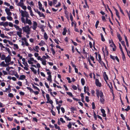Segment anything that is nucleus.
<instances>
[{
  "label": "nucleus",
  "mask_w": 130,
  "mask_h": 130,
  "mask_svg": "<svg viewBox=\"0 0 130 130\" xmlns=\"http://www.w3.org/2000/svg\"><path fill=\"white\" fill-rule=\"evenodd\" d=\"M0 36L2 38H4V37H6L7 36H5V35L4 34H0Z\"/></svg>",
  "instance_id": "obj_55"
},
{
  "label": "nucleus",
  "mask_w": 130,
  "mask_h": 130,
  "mask_svg": "<svg viewBox=\"0 0 130 130\" xmlns=\"http://www.w3.org/2000/svg\"><path fill=\"white\" fill-rule=\"evenodd\" d=\"M24 4V3H21V2H19L18 4H17V5L18 6H19L20 7H22V6H23Z\"/></svg>",
  "instance_id": "obj_33"
},
{
  "label": "nucleus",
  "mask_w": 130,
  "mask_h": 130,
  "mask_svg": "<svg viewBox=\"0 0 130 130\" xmlns=\"http://www.w3.org/2000/svg\"><path fill=\"white\" fill-rule=\"evenodd\" d=\"M72 87L74 90H76L77 89V87L76 86L74 85H73L72 86Z\"/></svg>",
  "instance_id": "obj_53"
},
{
  "label": "nucleus",
  "mask_w": 130,
  "mask_h": 130,
  "mask_svg": "<svg viewBox=\"0 0 130 130\" xmlns=\"http://www.w3.org/2000/svg\"><path fill=\"white\" fill-rule=\"evenodd\" d=\"M8 22H4V26L5 27L8 26Z\"/></svg>",
  "instance_id": "obj_45"
},
{
  "label": "nucleus",
  "mask_w": 130,
  "mask_h": 130,
  "mask_svg": "<svg viewBox=\"0 0 130 130\" xmlns=\"http://www.w3.org/2000/svg\"><path fill=\"white\" fill-rule=\"evenodd\" d=\"M51 51H52V54L53 55H54L56 53V52L55 51L54 49L53 48V47H52L51 48Z\"/></svg>",
  "instance_id": "obj_35"
},
{
  "label": "nucleus",
  "mask_w": 130,
  "mask_h": 130,
  "mask_svg": "<svg viewBox=\"0 0 130 130\" xmlns=\"http://www.w3.org/2000/svg\"><path fill=\"white\" fill-rule=\"evenodd\" d=\"M119 8L120 10V12L122 14H123L124 16L125 15L124 14L123 12V11L121 9V8L119 6Z\"/></svg>",
  "instance_id": "obj_40"
},
{
  "label": "nucleus",
  "mask_w": 130,
  "mask_h": 130,
  "mask_svg": "<svg viewBox=\"0 0 130 130\" xmlns=\"http://www.w3.org/2000/svg\"><path fill=\"white\" fill-rule=\"evenodd\" d=\"M38 3L39 6V9L40 10H41L42 8V5L40 1H39Z\"/></svg>",
  "instance_id": "obj_17"
},
{
  "label": "nucleus",
  "mask_w": 130,
  "mask_h": 130,
  "mask_svg": "<svg viewBox=\"0 0 130 130\" xmlns=\"http://www.w3.org/2000/svg\"><path fill=\"white\" fill-rule=\"evenodd\" d=\"M7 18L8 20L10 21H11L12 20V18L11 16L7 17Z\"/></svg>",
  "instance_id": "obj_59"
},
{
  "label": "nucleus",
  "mask_w": 130,
  "mask_h": 130,
  "mask_svg": "<svg viewBox=\"0 0 130 130\" xmlns=\"http://www.w3.org/2000/svg\"><path fill=\"white\" fill-rule=\"evenodd\" d=\"M6 57L5 56V55L2 54V55L1 59V60H5Z\"/></svg>",
  "instance_id": "obj_29"
},
{
  "label": "nucleus",
  "mask_w": 130,
  "mask_h": 130,
  "mask_svg": "<svg viewBox=\"0 0 130 130\" xmlns=\"http://www.w3.org/2000/svg\"><path fill=\"white\" fill-rule=\"evenodd\" d=\"M27 89L29 90L31 92H34V91H33V90L30 87H27Z\"/></svg>",
  "instance_id": "obj_31"
},
{
  "label": "nucleus",
  "mask_w": 130,
  "mask_h": 130,
  "mask_svg": "<svg viewBox=\"0 0 130 130\" xmlns=\"http://www.w3.org/2000/svg\"><path fill=\"white\" fill-rule=\"evenodd\" d=\"M23 31V32H26L27 35H28L29 34L30 31L26 28L25 26H24L22 27Z\"/></svg>",
  "instance_id": "obj_5"
},
{
  "label": "nucleus",
  "mask_w": 130,
  "mask_h": 130,
  "mask_svg": "<svg viewBox=\"0 0 130 130\" xmlns=\"http://www.w3.org/2000/svg\"><path fill=\"white\" fill-rule=\"evenodd\" d=\"M50 102H49V103H50L51 105V109H52L53 110L54 108V106L53 105V101H50Z\"/></svg>",
  "instance_id": "obj_32"
},
{
  "label": "nucleus",
  "mask_w": 130,
  "mask_h": 130,
  "mask_svg": "<svg viewBox=\"0 0 130 130\" xmlns=\"http://www.w3.org/2000/svg\"><path fill=\"white\" fill-rule=\"evenodd\" d=\"M89 99V97L88 96H86L85 98V100L86 102H89L90 101Z\"/></svg>",
  "instance_id": "obj_51"
},
{
  "label": "nucleus",
  "mask_w": 130,
  "mask_h": 130,
  "mask_svg": "<svg viewBox=\"0 0 130 130\" xmlns=\"http://www.w3.org/2000/svg\"><path fill=\"white\" fill-rule=\"evenodd\" d=\"M67 94H68V95L70 96L71 97H73V95L72 93L70 92H67Z\"/></svg>",
  "instance_id": "obj_39"
},
{
  "label": "nucleus",
  "mask_w": 130,
  "mask_h": 130,
  "mask_svg": "<svg viewBox=\"0 0 130 130\" xmlns=\"http://www.w3.org/2000/svg\"><path fill=\"white\" fill-rule=\"evenodd\" d=\"M99 22V21H97L96 22V24H95V27L96 28H97Z\"/></svg>",
  "instance_id": "obj_47"
},
{
  "label": "nucleus",
  "mask_w": 130,
  "mask_h": 130,
  "mask_svg": "<svg viewBox=\"0 0 130 130\" xmlns=\"http://www.w3.org/2000/svg\"><path fill=\"white\" fill-rule=\"evenodd\" d=\"M19 94L20 95H21L23 96L25 94V93L24 92H22V91H20L19 93Z\"/></svg>",
  "instance_id": "obj_61"
},
{
  "label": "nucleus",
  "mask_w": 130,
  "mask_h": 130,
  "mask_svg": "<svg viewBox=\"0 0 130 130\" xmlns=\"http://www.w3.org/2000/svg\"><path fill=\"white\" fill-rule=\"evenodd\" d=\"M67 32V30L65 28L63 29V31L62 32V34L63 35H65L66 34V33Z\"/></svg>",
  "instance_id": "obj_22"
},
{
  "label": "nucleus",
  "mask_w": 130,
  "mask_h": 130,
  "mask_svg": "<svg viewBox=\"0 0 130 130\" xmlns=\"http://www.w3.org/2000/svg\"><path fill=\"white\" fill-rule=\"evenodd\" d=\"M81 81L82 85L83 86L84 85L85 82L84 79L83 78H82L81 80Z\"/></svg>",
  "instance_id": "obj_20"
},
{
  "label": "nucleus",
  "mask_w": 130,
  "mask_h": 130,
  "mask_svg": "<svg viewBox=\"0 0 130 130\" xmlns=\"http://www.w3.org/2000/svg\"><path fill=\"white\" fill-rule=\"evenodd\" d=\"M8 96L9 97L12 98L13 97V95L11 93H9L8 94Z\"/></svg>",
  "instance_id": "obj_42"
},
{
  "label": "nucleus",
  "mask_w": 130,
  "mask_h": 130,
  "mask_svg": "<svg viewBox=\"0 0 130 130\" xmlns=\"http://www.w3.org/2000/svg\"><path fill=\"white\" fill-rule=\"evenodd\" d=\"M100 101L102 104H104L105 100L104 99V95L103 93H102L101 92L100 93Z\"/></svg>",
  "instance_id": "obj_1"
},
{
  "label": "nucleus",
  "mask_w": 130,
  "mask_h": 130,
  "mask_svg": "<svg viewBox=\"0 0 130 130\" xmlns=\"http://www.w3.org/2000/svg\"><path fill=\"white\" fill-rule=\"evenodd\" d=\"M51 112L53 116H55V113L53 110L51 109Z\"/></svg>",
  "instance_id": "obj_49"
},
{
  "label": "nucleus",
  "mask_w": 130,
  "mask_h": 130,
  "mask_svg": "<svg viewBox=\"0 0 130 130\" xmlns=\"http://www.w3.org/2000/svg\"><path fill=\"white\" fill-rule=\"evenodd\" d=\"M95 84L97 86L101 87L102 86L101 83L99 82V79H95Z\"/></svg>",
  "instance_id": "obj_4"
},
{
  "label": "nucleus",
  "mask_w": 130,
  "mask_h": 130,
  "mask_svg": "<svg viewBox=\"0 0 130 130\" xmlns=\"http://www.w3.org/2000/svg\"><path fill=\"white\" fill-rule=\"evenodd\" d=\"M103 75L104 76V80L105 79H107V80H108L109 78L108 75L106 74V72H103Z\"/></svg>",
  "instance_id": "obj_11"
},
{
  "label": "nucleus",
  "mask_w": 130,
  "mask_h": 130,
  "mask_svg": "<svg viewBox=\"0 0 130 130\" xmlns=\"http://www.w3.org/2000/svg\"><path fill=\"white\" fill-rule=\"evenodd\" d=\"M93 116L94 118V119L95 120H96L97 119V115L95 113V112H94V111H93Z\"/></svg>",
  "instance_id": "obj_36"
},
{
  "label": "nucleus",
  "mask_w": 130,
  "mask_h": 130,
  "mask_svg": "<svg viewBox=\"0 0 130 130\" xmlns=\"http://www.w3.org/2000/svg\"><path fill=\"white\" fill-rule=\"evenodd\" d=\"M46 97L47 99V101L46 102V103H49L50 101H53L52 100H50V97L49 96V95L48 94H46Z\"/></svg>",
  "instance_id": "obj_10"
},
{
  "label": "nucleus",
  "mask_w": 130,
  "mask_h": 130,
  "mask_svg": "<svg viewBox=\"0 0 130 130\" xmlns=\"http://www.w3.org/2000/svg\"><path fill=\"white\" fill-rule=\"evenodd\" d=\"M44 39L46 40H47V39L48 38V36L47 35V34L46 32H44Z\"/></svg>",
  "instance_id": "obj_25"
},
{
  "label": "nucleus",
  "mask_w": 130,
  "mask_h": 130,
  "mask_svg": "<svg viewBox=\"0 0 130 130\" xmlns=\"http://www.w3.org/2000/svg\"><path fill=\"white\" fill-rule=\"evenodd\" d=\"M21 21H22V22L23 23L25 24V19L23 17H22L21 18Z\"/></svg>",
  "instance_id": "obj_57"
},
{
  "label": "nucleus",
  "mask_w": 130,
  "mask_h": 130,
  "mask_svg": "<svg viewBox=\"0 0 130 130\" xmlns=\"http://www.w3.org/2000/svg\"><path fill=\"white\" fill-rule=\"evenodd\" d=\"M98 56L99 60H98V61H101L102 60L101 56L100 54H98Z\"/></svg>",
  "instance_id": "obj_43"
},
{
  "label": "nucleus",
  "mask_w": 130,
  "mask_h": 130,
  "mask_svg": "<svg viewBox=\"0 0 130 130\" xmlns=\"http://www.w3.org/2000/svg\"><path fill=\"white\" fill-rule=\"evenodd\" d=\"M102 20L103 21H104L106 22V20L105 17L104 16H102Z\"/></svg>",
  "instance_id": "obj_56"
},
{
  "label": "nucleus",
  "mask_w": 130,
  "mask_h": 130,
  "mask_svg": "<svg viewBox=\"0 0 130 130\" xmlns=\"http://www.w3.org/2000/svg\"><path fill=\"white\" fill-rule=\"evenodd\" d=\"M60 120L62 123H65V121L63 120V118H60Z\"/></svg>",
  "instance_id": "obj_48"
},
{
  "label": "nucleus",
  "mask_w": 130,
  "mask_h": 130,
  "mask_svg": "<svg viewBox=\"0 0 130 130\" xmlns=\"http://www.w3.org/2000/svg\"><path fill=\"white\" fill-rule=\"evenodd\" d=\"M70 109L71 111L73 113H74V112L73 111L76 110V108L75 107H71Z\"/></svg>",
  "instance_id": "obj_19"
},
{
  "label": "nucleus",
  "mask_w": 130,
  "mask_h": 130,
  "mask_svg": "<svg viewBox=\"0 0 130 130\" xmlns=\"http://www.w3.org/2000/svg\"><path fill=\"white\" fill-rule=\"evenodd\" d=\"M25 76L24 75H21L20 76L19 80H23L25 78Z\"/></svg>",
  "instance_id": "obj_16"
},
{
  "label": "nucleus",
  "mask_w": 130,
  "mask_h": 130,
  "mask_svg": "<svg viewBox=\"0 0 130 130\" xmlns=\"http://www.w3.org/2000/svg\"><path fill=\"white\" fill-rule=\"evenodd\" d=\"M32 86L33 87L34 89H36V90H37L38 91H40V89L39 88H38L37 86H35L34 85L32 84Z\"/></svg>",
  "instance_id": "obj_44"
},
{
  "label": "nucleus",
  "mask_w": 130,
  "mask_h": 130,
  "mask_svg": "<svg viewBox=\"0 0 130 130\" xmlns=\"http://www.w3.org/2000/svg\"><path fill=\"white\" fill-rule=\"evenodd\" d=\"M121 43L123 46H124V47L126 46L125 44V42L124 41H121Z\"/></svg>",
  "instance_id": "obj_62"
},
{
  "label": "nucleus",
  "mask_w": 130,
  "mask_h": 130,
  "mask_svg": "<svg viewBox=\"0 0 130 130\" xmlns=\"http://www.w3.org/2000/svg\"><path fill=\"white\" fill-rule=\"evenodd\" d=\"M22 63L25 66V67H28V65L27 62H23Z\"/></svg>",
  "instance_id": "obj_54"
},
{
  "label": "nucleus",
  "mask_w": 130,
  "mask_h": 130,
  "mask_svg": "<svg viewBox=\"0 0 130 130\" xmlns=\"http://www.w3.org/2000/svg\"><path fill=\"white\" fill-rule=\"evenodd\" d=\"M96 96L98 98H99V96L100 97V93L101 92L102 93H103L101 91H99V90L97 89L96 90Z\"/></svg>",
  "instance_id": "obj_9"
},
{
  "label": "nucleus",
  "mask_w": 130,
  "mask_h": 130,
  "mask_svg": "<svg viewBox=\"0 0 130 130\" xmlns=\"http://www.w3.org/2000/svg\"><path fill=\"white\" fill-rule=\"evenodd\" d=\"M125 11L127 13V14L128 15V16L129 18V20H130V14L129 13L128 11L127 10H125Z\"/></svg>",
  "instance_id": "obj_63"
},
{
  "label": "nucleus",
  "mask_w": 130,
  "mask_h": 130,
  "mask_svg": "<svg viewBox=\"0 0 130 130\" xmlns=\"http://www.w3.org/2000/svg\"><path fill=\"white\" fill-rule=\"evenodd\" d=\"M48 1V4L50 5V6H52V1Z\"/></svg>",
  "instance_id": "obj_58"
},
{
  "label": "nucleus",
  "mask_w": 130,
  "mask_h": 130,
  "mask_svg": "<svg viewBox=\"0 0 130 130\" xmlns=\"http://www.w3.org/2000/svg\"><path fill=\"white\" fill-rule=\"evenodd\" d=\"M121 117L122 118V119L124 120H125V118L123 114H121L120 115Z\"/></svg>",
  "instance_id": "obj_50"
},
{
  "label": "nucleus",
  "mask_w": 130,
  "mask_h": 130,
  "mask_svg": "<svg viewBox=\"0 0 130 130\" xmlns=\"http://www.w3.org/2000/svg\"><path fill=\"white\" fill-rule=\"evenodd\" d=\"M5 60V62L6 63H9L11 61V58L9 55L6 57Z\"/></svg>",
  "instance_id": "obj_7"
},
{
  "label": "nucleus",
  "mask_w": 130,
  "mask_h": 130,
  "mask_svg": "<svg viewBox=\"0 0 130 130\" xmlns=\"http://www.w3.org/2000/svg\"><path fill=\"white\" fill-rule=\"evenodd\" d=\"M92 108L93 109H95V103L94 102H93L92 103Z\"/></svg>",
  "instance_id": "obj_41"
},
{
  "label": "nucleus",
  "mask_w": 130,
  "mask_h": 130,
  "mask_svg": "<svg viewBox=\"0 0 130 130\" xmlns=\"http://www.w3.org/2000/svg\"><path fill=\"white\" fill-rule=\"evenodd\" d=\"M14 23L18 25L19 24V22L18 20H15Z\"/></svg>",
  "instance_id": "obj_64"
},
{
  "label": "nucleus",
  "mask_w": 130,
  "mask_h": 130,
  "mask_svg": "<svg viewBox=\"0 0 130 130\" xmlns=\"http://www.w3.org/2000/svg\"><path fill=\"white\" fill-rule=\"evenodd\" d=\"M100 35L101 37V40L103 42L105 41V40L103 34L102 33H101L100 34Z\"/></svg>",
  "instance_id": "obj_24"
},
{
  "label": "nucleus",
  "mask_w": 130,
  "mask_h": 130,
  "mask_svg": "<svg viewBox=\"0 0 130 130\" xmlns=\"http://www.w3.org/2000/svg\"><path fill=\"white\" fill-rule=\"evenodd\" d=\"M122 58L123 60L124 61H125L126 60V58H125V55L124 54V53L122 54Z\"/></svg>",
  "instance_id": "obj_30"
},
{
  "label": "nucleus",
  "mask_w": 130,
  "mask_h": 130,
  "mask_svg": "<svg viewBox=\"0 0 130 130\" xmlns=\"http://www.w3.org/2000/svg\"><path fill=\"white\" fill-rule=\"evenodd\" d=\"M21 15L23 17H24V15L26 18H27L29 17V14L26 11L24 12L22 10H21Z\"/></svg>",
  "instance_id": "obj_2"
},
{
  "label": "nucleus",
  "mask_w": 130,
  "mask_h": 130,
  "mask_svg": "<svg viewBox=\"0 0 130 130\" xmlns=\"http://www.w3.org/2000/svg\"><path fill=\"white\" fill-rule=\"evenodd\" d=\"M64 13L65 14V16L66 17L67 20H69V13L67 10H66L64 11Z\"/></svg>",
  "instance_id": "obj_12"
},
{
  "label": "nucleus",
  "mask_w": 130,
  "mask_h": 130,
  "mask_svg": "<svg viewBox=\"0 0 130 130\" xmlns=\"http://www.w3.org/2000/svg\"><path fill=\"white\" fill-rule=\"evenodd\" d=\"M51 51H52V54L53 55H54L56 53V52L55 51L54 49L53 48V47H52L51 48Z\"/></svg>",
  "instance_id": "obj_34"
},
{
  "label": "nucleus",
  "mask_w": 130,
  "mask_h": 130,
  "mask_svg": "<svg viewBox=\"0 0 130 130\" xmlns=\"http://www.w3.org/2000/svg\"><path fill=\"white\" fill-rule=\"evenodd\" d=\"M38 12V14L39 15L40 17H43L44 18L45 17V16L43 13H41L40 12Z\"/></svg>",
  "instance_id": "obj_23"
},
{
  "label": "nucleus",
  "mask_w": 130,
  "mask_h": 130,
  "mask_svg": "<svg viewBox=\"0 0 130 130\" xmlns=\"http://www.w3.org/2000/svg\"><path fill=\"white\" fill-rule=\"evenodd\" d=\"M33 22V24L32 28L34 30H35L37 27L38 24L36 21H34Z\"/></svg>",
  "instance_id": "obj_6"
},
{
  "label": "nucleus",
  "mask_w": 130,
  "mask_h": 130,
  "mask_svg": "<svg viewBox=\"0 0 130 130\" xmlns=\"http://www.w3.org/2000/svg\"><path fill=\"white\" fill-rule=\"evenodd\" d=\"M117 37L118 38L120 41L122 39V37L120 34H118L117 35Z\"/></svg>",
  "instance_id": "obj_26"
},
{
  "label": "nucleus",
  "mask_w": 130,
  "mask_h": 130,
  "mask_svg": "<svg viewBox=\"0 0 130 130\" xmlns=\"http://www.w3.org/2000/svg\"><path fill=\"white\" fill-rule=\"evenodd\" d=\"M70 19L71 21H73V17L72 14L71 13H70Z\"/></svg>",
  "instance_id": "obj_38"
},
{
  "label": "nucleus",
  "mask_w": 130,
  "mask_h": 130,
  "mask_svg": "<svg viewBox=\"0 0 130 130\" xmlns=\"http://www.w3.org/2000/svg\"><path fill=\"white\" fill-rule=\"evenodd\" d=\"M22 29L20 27L17 30H18L19 31H18L17 32V35H18L20 38L22 37L21 35L22 34Z\"/></svg>",
  "instance_id": "obj_3"
},
{
  "label": "nucleus",
  "mask_w": 130,
  "mask_h": 130,
  "mask_svg": "<svg viewBox=\"0 0 130 130\" xmlns=\"http://www.w3.org/2000/svg\"><path fill=\"white\" fill-rule=\"evenodd\" d=\"M55 125V129H57L58 130H61V129L59 126H57V124H54Z\"/></svg>",
  "instance_id": "obj_28"
},
{
  "label": "nucleus",
  "mask_w": 130,
  "mask_h": 130,
  "mask_svg": "<svg viewBox=\"0 0 130 130\" xmlns=\"http://www.w3.org/2000/svg\"><path fill=\"white\" fill-rule=\"evenodd\" d=\"M25 23L28 24L29 25H31L32 24L31 21L30 20L28 19L27 18H26V19Z\"/></svg>",
  "instance_id": "obj_13"
},
{
  "label": "nucleus",
  "mask_w": 130,
  "mask_h": 130,
  "mask_svg": "<svg viewBox=\"0 0 130 130\" xmlns=\"http://www.w3.org/2000/svg\"><path fill=\"white\" fill-rule=\"evenodd\" d=\"M5 63L4 61H3L0 63V65L1 66H2L3 67H5Z\"/></svg>",
  "instance_id": "obj_46"
},
{
  "label": "nucleus",
  "mask_w": 130,
  "mask_h": 130,
  "mask_svg": "<svg viewBox=\"0 0 130 130\" xmlns=\"http://www.w3.org/2000/svg\"><path fill=\"white\" fill-rule=\"evenodd\" d=\"M57 0H53V4L54 5L56 4L57 2Z\"/></svg>",
  "instance_id": "obj_52"
},
{
  "label": "nucleus",
  "mask_w": 130,
  "mask_h": 130,
  "mask_svg": "<svg viewBox=\"0 0 130 130\" xmlns=\"http://www.w3.org/2000/svg\"><path fill=\"white\" fill-rule=\"evenodd\" d=\"M5 11L7 13V14L9 16H11L12 15V13L10 11V9L8 8H6L5 9Z\"/></svg>",
  "instance_id": "obj_8"
},
{
  "label": "nucleus",
  "mask_w": 130,
  "mask_h": 130,
  "mask_svg": "<svg viewBox=\"0 0 130 130\" xmlns=\"http://www.w3.org/2000/svg\"><path fill=\"white\" fill-rule=\"evenodd\" d=\"M112 44L114 46V47L113 48H112V50L113 51H116V47L115 45V44H114V43L113 42V41L112 40Z\"/></svg>",
  "instance_id": "obj_18"
},
{
  "label": "nucleus",
  "mask_w": 130,
  "mask_h": 130,
  "mask_svg": "<svg viewBox=\"0 0 130 130\" xmlns=\"http://www.w3.org/2000/svg\"><path fill=\"white\" fill-rule=\"evenodd\" d=\"M72 122H70L67 125V126L69 129H70L72 127Z\"/></svg>",
  "instance_id": "obj_27"
},
{
  "label": "nucleus",
  "mask_w": 130,
  "mask_h": 130,
  "mask_svg": "<svg viewBox=\"0 0 130 130\" xmlns=\"http://www.w3.org/2000/svg\"><path fill=\"white\" fill-rule=\"evenodd\" d=\"M114 9L116 11V15L117 16L119 19H120V17L119 15V12L118 10L115 7H114Z\"/></svg>",
  "instance_id": "obj_14"
},
{
  "label": "nucleus",
  "mask_w": 130,
  "mask_h": 130,
  "mask_svg": "<svg viewBox=\"0 0 130 130\" xmlns=\"http://www.w3.org/2000/svg\"><path fill=\"white\" fill-rule=\"evenodd\" d=\"M99 62L100 64L102 66H104L105 64V63L102 60L101 61H99Z\"/></svg>",
  "instance_id": "obj_37"
},
{
  "label": "nucleus",
  "mask_w": 130,
  "mask_h": 130,
  "mask_svg": "<svg viewBox=\"0 0 130 130\" xmlns=\"http://www.w3.org/2000/svg\"><path fill=\"white\" fill-rule=\"evenodd\" d=\"M130 109V107L128 105L127 107V108L126 109H124V108H122V111H124L125 110L126 111H128Z\"/></svg>",
  "instance_id": "obj_15"
},
{
  "label": "nucleus",
  "mask_w": 130,
  "mask_h": 130,
  "mask_svg": "<svg viewBox=\"0 0 130 130\" xmlns=\"http://www.w3.org/2000/svg\"><path fill=\"white\" fill-rule=\"evenodd\" d=\"M47 80L48 81H50V82H51L52 81V76L51 75H50L48 76V78H47Z\"/></svg>",
  "instance_id": "obj_21"
},
{
  "label": "nucleus",
  "mask_w": 130,
  "mask_h": 130,
  "mask_svg": "<svg viewBox=\"0 0 130 130\" xmlns=\"http://www.w3.org/2000/svg\"><path fill=\"white\" fill-rule=\"evenodd\" d=\"M16 101L17 103V104H18V105H20L21 106L23 105V104L22 103L20 102H19L17 101Z\"/></svg>",
  "instance_id": "obj_60"
}]
</instances>
